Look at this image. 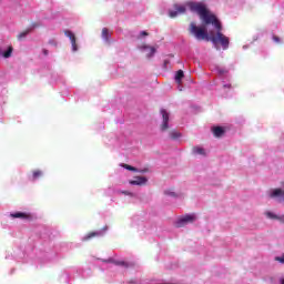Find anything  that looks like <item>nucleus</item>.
<instances>
[{
	"mask_svg": "<svg viewBox=\"0 0 284 284\" xmlns=\"http://www.w3.org/2000/svg\"><path fill=\"white\" fill-rule=\"evenodd\" d=\"M192 12H197L205 26H214L216 34L214 31L207 32V27H197L196 23L191 22L189 32L197 39V41H212L214 45H221L222 50H227L230 48V38L223 34V24L216 16L211 14L205 8V4L201 2H189L187 3Z\"/></svg>",
	"mask_w": 284,
	"mask_h": 284,
	"instance_id": "nucleus-1",
	"label": "nucleus"
},
{
	"mask_svg": "<svg viewBox=\"0 0 284 284\" xmlns=\"http://www.w3.org/2000/svg\"><path fill=\"white\" fill-rule=\"evenodd\" d=\"M194 221H196V215L194 214L184 215L176 221L175 227H185L187 223H194Z\"/></svg>",
	"mask_w": 284,
	"mask_h": 284,
	"instance_id": "nucleus-2",
	"label": "nucleus"
},
{
	"mask_svg": "<svg viewBox=\"0 0 284 284\" xmlns=\"http://www.w3.org/2000/svg\"><path fill=\"white\" fill-rule=\"evenodd\" d=\"M161 115H162V124H161V131L165 132V130H168L170 126L168 125V123H170V113H168V111L165 109H161L160 111Z\"/></svg>",
	"mask_w": 284,
	"mask_h": 284,
	"instance_id": "nucleus-3",
	"label": "nucleus"
},
{
	"mask_svg": "<svg viewBox=\"0 0 284 284\" xmlns=\"http://www.w3.org/2000/svg\"><path fill=\"white\" fill-rule=\"evenodd\" d=\"M175 11H169V16L171 19H175V17H179V14H185V7L174 4Z\"/></svg>",
	"mask_w": 284,
	"mask_h": 284,
	"instance_id": "nucleus-4",
	"label": "nucleus"
},
{
	"mask_svg": "<svg viewBox=\"0 0 284 284\" xmlns=\"http://www.w3.org/2000/svg\"><path fill=\"white\" fill-rule=\"evenodd\" d=\"M39 26H41V24L34 22V23L31 24V28H30V29H27V30L20 32V33L17 36L18 41H23V39H26V38L28 37V34H30V32H32V29H33V28H39Z\"/></svg>",
	"mask_w": 284,
	"mask_h": 284,
	"instance_id": "nucleus-5",
	"label": "nucleus"
},
{
	"mask_svg": "<svg viewBox=\"0 0 284 284\" xmlns=\"http://www.w3.org/2000/svg\"><path fill=\"white\" fill-rule=\"evenodd\" d=\"M64 34L70 39L73 51L77 52V37H74V33H72L70 30H65Z\"/></svg>",
	"mask_w": 284,
	"mask_h": 284,
	"instance_id": "nucleus-6",
	"label": "nucleus"
},
{
	"mask_svg": "<svg viewBox=\"0 0 284 284\" xmlns=\"http://www.w3.org/2000/svg\"><path fill=\"white\" fill-rule=\"evenodd\" d=\"M148 179L145 176H135V180L130 181V185H145Z\"/></svg>",
	"mask_w": 284,
	"mask_h": 284,
	"instance_id": "nucleus-7",
	"label": "nucleus"
},
{
	"mask_svg": "<svg viewBox=\"0 0 284 284\" xmlns=\"http://www.w3.org/2000/svg\"><path fill=\"white\" fill-rule=\"evenodd\" d=\"M142 50H146L148 59H152L153 54H156V48L150 45H143Z\"/></svg>",
	"mask_w": 284,
	"mask_h": 284,
	"instance_id": "nucleus-8",
	"label": "nucleus"
},
{
	"mask_svg": "<svg viewBox=\"0 0 284 284\" xmlns=\"http://www.w3.org/2000/svg\"><path fill=\"white\" fill-rule=\"evenodd\" d=\"M212 132L216 139H221V136L225 134V129H223L222 126H215L212 129Z\"/></svg>",
	"mask_w": 284,
	"mask_h": 284,
	"instance_id": "nucleus-9",
	"label": "nucleus"
},
{
	"mask_svg": "<svg viewBox=\"0 0 284 284\" xmlns=\"http://www.w3.org/2000/svg\"><path fill=\"white\" fill-rule=\"evenodd\" d=\"M11 217L12 219H22V220H28L30 219V214L28 213H23V212H16V213H11Z\"/></svg>",
	"mask_w": 284,
	"mask_h": 284,
	"instance_id": "nucleus-10",
	"label": "nucleus"
},
{
	"mask_svg": "<svg viewBox=\"0 0 284 284\" xmlns=\"http://www.w3.org/2000/svg\"><path fill=\"white\" fill-rule=\"evenodd\" d=\"M97 236H101V232H90L82 239V241H90Z\"/></svg>",
	"mask_w": 284,
	"mask_h": 284,
	"instance_id": "nucleus-11",
	"label": "nucleus"
},
{
	"mask_svg": "<svg viewBox=\"0 0 284 284\" xmlns=\"http://www.w3.org/2000/svg\"><path fill=\"white\" fill-rule=\"evenodd\" d=\"M43 176V171L36 170L32 172L31 181H37V179H41Z\"/></svg>",
	"mask_w": 284,
	"mask_h": 284,
	"instance_id": "nucleus-12",
	"label": "nucleus"
},
{
	"mask_svg": "<svg viewBox=\"0 0 284 284\" xmlns=\"http://www.w3.org/2000/svg\"><path fill=\"white\" fill-rule=\"evenodd\" d=\"M108 263H113L114 265H120L122 267H130V264H128L125 261L109 260Z\"/></svg>",
	"mask_w": 284,
	"mask_h": 284,
	"instance_id": "nucleus-13",
	"label": "nucleus"
},
{
	"mask_svg": "<svg viewBox=\"0 0 284 284\" xmlns=\"http://www.w3.org/2000/svg\"><path fill=\"white\" fill-rule=\"evenodd\" d=\"M185 77V73L183 72V70H179L175 73V81L181 84V81H183V78Z\"/></svg>",
	"mask_w": 284,
	"mask_h": 284,
	"instance_id": "nucleus-14",
	"label": "nucleus"
},
{
	"mask_svg": "<svg viewBox=\"0 0 284 284\" xmlns=\"http://www.w3.org/2000/svg\"><path fill=\"white\" fill-rule=\"evenodd\" d=\"M193 152H194V154H200L202 156H205V150L203 148L195 146V148H193Z\"/></svg>",
	"mask_w": 284,
	"mask_h": 284,
	"instance_id": "nucleus-15",
	"label": "nucleus"
},
{
	"mask_svg": "<svg viewBox=\"0 0 284 284\" xmlns=\"http://www.w3.org/2000/svg\"><path fill=\"white\" fill-rule=\"evenodd\" d=\"M12 47H9L8 50L2 53V57L4 59H10V57H12Z\"/></svg>",
	"mask_w": 284,
	"mask_h": 284,
	"instance_id": "nucleus-16",
	"label": "nucleus"
},
{
	"mask_svg": "<svg viewBox=\"0 0 284 284\" xmlns=\"http://www.w3.org/2000/svg\"><path fill=\"white\" fill-rule=\"evenodd\" d=\"M102 37L105 39V41L110 39V30H108V28L102 29Z\"/></svg>",
	"mask_w": 284,
	"mask_h": 284,
	"instance_id": "nucleus-17",
	"label": "nucleus"
},
{
	"mask_svg": "<svg viewBox=\"0 0 284 284\" xmlns=\"http://www.w3.org/2000/svg\"><path fill=\"white\" fill-rule=\"evenodd\" d=\"M122 168H124V170H129V172H139V169L129 164H122Z\"/></svg>",
	"mask_w": 284,
	"mask_h": 284,
	"instance_id": "nucleus-18",
	"label": "nucleus"
},
{
	"mask_svg": "<svg viewBox=\"0 0 284 284\" xmlns=\"http://www.w3.org/2000/svg\"><path fill=\"white\" fill-rule=\"evenodd\" d=\"M170 136L171 139H179V136H181V133L176 131H171Z\"/></svg>",
	"mask_w": 284,
	"mask_h": 284,
	"instance_id": "nucleus-19",
	"label": "nucleus"
},
{
	"mask_svg": "<svg viewBox=\"0 0 284 284\" xmlns=\"http://www.w3.org/2000/svg\"><path fill=\"white\" fill-rule=\"evenodd\" d=\"M266 216H267L268 219H278V215H276V214H274V213H272V212H267V213H266Z\"/></svg>",
	"mask_w": 284,
	"mask_h": 284,
	"instance_id": "nucleus-20",
	"label": "nucleus"
},
{
	"mask_svg": "<svg viewBox=\"0 0 284 284\" xmlns=\"http://www.w3.org/2000/svg\"><path fill=\"white\" fill-rule=\"evenodd\" d=\"M275 261H277L278 263L284 264V254L282 256H276Z\"/></svg>",
	"mask_w": 284,
	"mask_h": 284,
	"instance_id": "nucleus-21",
	"label": "nucleus"
},
{
	"mask_svg": "<svg viewBox=\"0 0 284 284\" xmlns=\"http://www.w3.org/2000/svg\"><path fill=\"white\" fill-rule=\"evenodd\" d=\"M164 194H166V196H176V193L172 191H164Z\"/></svg>",
	"mask_w": 284,
	"mask_h": 284,
	"instance_id": "nucleus-22",
	"label": "nucleus"
},
{
	"mask_svg": "<svg viewBox=\"0 0 284 284\" xmlns=\"http://www.w3.org/2000/svg\"><path fill=\"white\" fill-rule=\"evenodd\" d=\"M273 41H275V43H281V38L273 36Z\"/></svg>",
	"mask_w": 284,
	"mask_h": 284,
	"instance_id": "nucleus-23",
	"label": "nucleus"
},
{
	"mask_svg": "<svg viewBox=\"0 0 284 284\" xmlns=\"http://www.w3.org/2000/svg\"><path fill=\"white\" fill-rule=\"evenodd\" d=\"M121 194H124L125 196H132V193L129 191H121Z\"/></svg>",
	"mask_w": 284,
	"mask_h": 284,
	"instance_id": "nucleus-24",
	"label": "nucleus"
},
{
	"mask_svg": "<svg viewBox=\"0 0 284 284\" xmlns=\"http://www.w3.org/2000/svg\"><path fill=\"white\" fill-rule=\"evenodd\" d=\"M148 36H149L148 31H142V32L140 33V37H148Z\"/></svg>",
	"mask_w": 284,
	"mask_h": 284,
	"instance_id": "nucleus-25",
	"label": "nucleus"
},
{
	"mask_svg": "<svg viewBox=\"0 0 284 284\" xmlns=\"http://www.w3.org/2000/svg\"><path fill=\"white\" fill-rule=\"evenodd\" d=\"M142 174H145V172H148V169L141 170L140 171Z\"/></svg>",
	"mask_w": 284,
	"mask_h": 284,
	"instance_id": "nucleus-26",
	"label": "nucleus"
},
{
	"mask_svg": "<svg viewBox=\"0 0 284 284\" xmlns=\"http://www.w3.org/2000/svg\"><path fill=\"white\" fill-rule=\"evenodd\" d=\"M224 88H232V84H224Z\"/></svg>",
	"mask_w": 284,
	"mask_h": 284,
	"instance_id": "nucleus-27",
	"label": "nucleus"
},
{
	"mask_svg": "<svg viewBox=\"0 0 284 284\" xmlns=\"http://www.w3.org/2000/svg\"><path fill=\"white\" fill-rule=\"evenodd\" d=\"M168 63H170V60L164 61V65H168Z\"/></svg>",
	"mask_w": 284,
	"mask_h": 284,
	"instance_id": "nucleus-28",
	"label": "nucleus"
},
{
	"mask_svg": "<svg viewBox=\"0 0 284 284\" xmlns=\"http://www.w3.org/2000/svg\"><path fill=\"white\" fill-rule=\"evenodd\" d=\"M44 54H48V50H43Z\"/></svg>",
	"mask_w": 284,
	"mask_h": 284,
	"instance_id": "nucleus-29",
	"label": "nucleus"
},
{
	"mask_svg": "<svg viewBox=\"0 0 284 284\" xmlns=\"http://www.w3.org/2000/svg\"><path fill=\"white\" fill-rule=\"evenodd\" d=\"M281 284H284V280L281 281Z\"/></svg>",
	"mask_w": 284,
	"mask_h": 284,
	"instance_id": "nucleus-30",
	"label": "nucleus"
}]
</instances>
